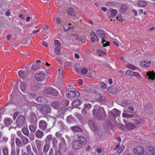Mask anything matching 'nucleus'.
Segmentation results:
<instances>
[{
    "label": "nucleus",
    "mask_w": 155,
    "mask_h": 155,
    "mask_svg": "<svg viewBox=\"0 0 155 155\" xmlns=\"http://www.w3.org/2000/svg\"><path fill=\"white\" fill-rule=\"evenodd\" d=\"M93 114L96 119L100 120L105 118L106 112L103 108L100 107L98 109H94L93 111Z\"/></svg>",
    "instance_id": "nucleus-1"
},
{
    "label": "nucleus",
    "mask_w": 155,
    "mask_h": 155,
    "mask_svg": "<svg viewBox=\"0 0 155 155\" xmlns=\"http://www.w3.org/2000/svg\"><path fill=\"white\" fill-rule=\"evenodd\" d=\"M96 32L97 35L101 38L102 42L101 43L103 44L104 47H105L109 45V42L106 41L103 39L105 38L106 35L105 33L102 30L100 29H97L96 30Z\"/></svg>",
    "instance_id": "nucleus-2"
},
{
    "label": "nucleus",
    "mask_w": 155,
    "mask_h": 155,
    "mask_svg": "<svg viewBox=\"0 0 155 155\" xmlns=\"http://www.w3.org/2000/svg\"><path fill=\"white\" fill-rule=\"evenodd\" d=\"M133 151L134 155H148V153L144 150L143 147L140 146L134 148Z\"/></svg>",
    "instance_id": "nucleus-3"
},
{
    "label": "nucleus",
    "mask_w": 155,
    "mask_h": 155,
    "mask_svg": "<svg viewBox=\"0 0 155 155\" xmlns=\"http://www.w3.org/2000/svg\"><path fill=\"white\" fill-rule=\"evenodd\" d=\"M44 94H51L54 96H56L57 94V91L51 87H45L43 92Z\"/></svg>",
    "instance_id": "nucleus-4"
},
{
    "label": "nucleus",
    "mask_w": 155,
    "mask_h": 155,
    "mask_svg": "<svg viewBox=\"0 0 155 155\" xmlns=\"http://www.w3.org/2000/svg\"><path fill=\"white\" fill-rule=\"evenodd\" d=\"M42 113L45 115L50 113L51 112V107L48 105L43 106L41 108Z\"/></svg>",
    "instance_id": "nucleus-5"
},
{
    "label": "nucleus",
    "mask_w": 155,
    "mask_h": 155,
    "mask_svg": "<svg viewBox=\"0 0 155 155\" xmlns=\"http://www.w3.org/2000/svg\"><path fill=\"white\" fill-rule=\"evenodd\" d=\"M25 118L23 115L19 116L16 121V124L19 127H22L24 125Z\"/></svg>",
    "instance_id": "nucleus-6"
},
{
    "label": "nucleus",
    "mask_w": 155,
    "mask_h": 155,
    "mask_svg": "<svg viewBox=\"0 0 155 155\" xmlns=\"http://www.w3.org/2000/svg\"><path fill=\"white\" fill-rule=\"evenodd\" d=\"M80 95V93L78 91H70L68 92V94H66V96L70 97H78Z\"/></svg>",
    "instance_id": "nucleus-7"
},
{
    "label": "nucleus",
    "mask_w": 155,
    "mask_h": 155,
    "mask_svg": "<svg viewBox=\"0 0 155 155\" xmlns=\"http://www.w3.org/2000/svg\"><path fill=\"white\" fill-rule=\"evenodd\" d=\"M117 13V11L114 9L110 8L108 11L107 15L109 18H111L115 17Z\"/></svg>",
    "instance_id": "nucleus-8"
},
{
    "label": "nucleus",
    "mask_w": 155,
    "mask_h": 155,
    "mask_svg": "<svg viewBox=\"0 0 155 155\" xmlns=\"http://www.w3.org/2000/svg\"><path fill=\"white\" fill-rule=\"evenodd\" d=\"M82 147L81 143L78 140H76L73 142L72 147L73 148L75 149H79Z\"/></svg>",
    "instance_id": "nucleus-9"
},
{
    "label": "nucleus",
    "mask_w": 155,
    "mask_h": 155,
    "mask_svg": "<svg viewBox=\"0 0 155 155\" xmlns=\"http://www.w3.org/2000/svg\"><path fill=\"white\" fill-rule=\"evenodd\" d=\"M45 75L42 72L38 73L35 75V79L38 81H42Z\"/></svg>",
    "instance_id": "nucleus-10"
},
{
    "label": "nucleus",
    "mask_w": 155,
    "mask_h": 155,
    "mask_svg": "<svg viewBox=\"0 0 155 155\" xmlns=\"http://www.w3.org/2000/svg\"><path fill=\"white\" fill-rule=\"evenodd\" d=\"M145 76L149 80L150 79L153 80L155 78V73L154 72L149 71L146 74Z\"/></svg>",
    "instance_id": "nucleus-11"
},
{
    "label": "nucleus",
    "mask_w": 155,
    "mask_h": 155,
    "mask_svg": "<svg viewBox=\"0 0 155 155\" xmlns=\"http://www.w3.org/2000/svg\"><path fill=\"white\" fill-rule=\"evenodd\" d=\"M47 126V124L45 121L41 120L39 121V127L41 129L45 130Z\"/></svg>",
    "instance_id": "nucleus-12"
},
{
    "label": "nucleus",
    "mask_w": 155,
    "mask_h": 155,
    "mask_svg": "<svg viewBox=\"0 0 155 155\" xmlns=\"http://www.w3.org/2000/svg\"><path fill=\"white\" fill-rule=\"evenodd\" d=\"M124 146L122 145L120 146L119 143L116 146L115 148L114 149V150H116L118 153H120L124 149Z\"/></svg>",
    "instance_id": "nucleus-13"
},
{
    "label": "nucleus",
    "mask_w": 155,
    "mask_h": 155,
    "mask_svg": "<svg viewBox=\"0 0 155 155\" xmlns=\"http://www.w3.org/2000/svg\"><path fill=\"white\" fill-rule=\"evenodd\" d=\"M44 132L40 130H37L35 133V135L36 138H41L44 136Z\"/></svg>",
    "instance_id": "nucleus-14"
},
{
    "label": "nucleus",
    "mask_w": 155,
    "mask_h": 155,
    "mask_svg": "<svg viewBox=\"0 0 155 155\" xmlns=\"http://www.w3.org/2000/svg\"><path fill=\"white\" fill-rule=\"evenodd\" d=\"M51 107L54 108L58 110L61 107L60 104L58 101H55L52 103Z\"/></svg>",
    "instance_id": "nucleus-15"
},
{
    "label": "nucleus",
    "mask_w": 155,
    "mask_h": 155,
    "mask_svg": "<svg viewBox=\"0 0 155 155\" xmlns=\"http://www.w3.org/2000/svg\"><path fill=\"white\" fill-rule=\"evenodd\" d=\"M55 135L57 138L61 140L63 143L64 144H65V141L64 138L62 137V134H61L58 131L56 133Z\"/></svg>",
    "instance_id": "nucleus-16"
},
{
    "label": "nucleus",
    "mask_w": 155,
    "mask_h": 155,
    "mask_svg": "<svg viewBox=\"0 0 155 155\" xmlns=\"http://www.w3.org/2000/svg\"><path fill=\"white\" fill-rule=\"evenodd\" d=\"M141 66L143 67H148L150 65V62L147 61H141L140 63Z\"/></svg>",
    "instance_id": "nucleus-17"
},
{
    "label": "nucleus",
    "mask_w": 155,
    "mask_h": 155,
    "mask_svg": "<svg viewBox=\"0 0 155 155\" xmlns=\"http://www.w3.org/2000/svg\"><path fill=\"white\" fill-rule=\"evenodd\" d=\"M67 14L71 16H74L75 15L76 13L74 11V9L72 8H69L67 10Z\"/></svg>",
    "instance_id": "nucleus-18"
},
{
    "label": "nucleus",
    "mask_w": 155,
    "mask_h": 155,
    "mask_svg": "<svg viewBox=\"0 0 155 155\" xmlns=\"http://www.w3.org/2000/svg\"><path fill=\"white\" fill-rule=\"evenodd\" d=\"M112 113L114 117L116 118L120 115V111L114 108L112 110Z\"/></svg>",
    "instance_id": "nucleus-19"
},
{
    "label": "nucleus",
    "mask_w": 155,
    "mask_h": 155,
    "mask_svg": "<svg viewBox=\"0 0 155 155\" xmlns=\"http://www.w3.org/2000/svg\"><path fill=\"white\" fill-rule=\"evenodd\" d=\"M37 100L40 103H45L47 102L45 98L42 96H39L37 98Z\"/></svg>",
    "instance_id": "nucleus-20"
},
{
    "label": "nucleus",
    "mask_w": 155,
    "mask_h": 155,
    "mask_svg": "<svg viewBox=\"0 0 155 155\" xmlns=\"http://www.w3.org/2000/svg\"><path fill=\"white\" fill-rule=\"evenodd\" d=\"M18 74L19 77L21 79H24L27 75L26 72L25 71L21 70L18 72Z\"/></svg>",
    "instance_id": "nucleus-21"
},
{
    "label": "nucleus",
    "mask_w": 155,
    "mask_h": 155,
    "mask_svg": "<svg viewBox=\"0 0 155 155\" xmlns=\"http://www.w3.org/2000/svg\"><path fill=\"white\" fill-rule=\"evenodd\" d=\"M84 107L82 110L83 113H87V111L90 110L91 107V105L90 104H84Z\"/></svg>",
    "instance_id": "nucleus-22"
},
{
    "label": "nucleus",
    "mask_w": 155,
    "mask_h": 155,
    "mask_svg": "<svg viewBox=\"0 0 155 155\" xmlns=\"http://www.w3.org/2000/svg\"><path fill=\"white\" fill-rule=\"evenodd\" d=\"M126 127L127 130H130L134 128L135 127V125L133 123H129L126 125Z\"/></svg>",
    "instance_id": "nucleus-23"
},
{
    "label": "nucleus",
    "mask_w": 155,
    "mask_h": 155,
    "mask_svg": "<svg viewBox=\"0 0 155 155\" xmlns=\"http://www.w3.org/2000/svg\"><path fill=\"white\" fill-rule=\"evenodd\" d=\"M35 143L38 150H40L41 146L42 141L38 140H36L35 141Z\"/></svg>",
    "instance_id": "nucleus-24"
},
{
    "label": "nucleus",
    "mask_w": 155,
    "mask_h": 155,
    "mask_svg": "<svg viewBox=\"0 0 155 155\" xmlns=\"http://www.w3.org/2000/svg\"><path fill=\"white\" fill-rule=\"evenodd\" d=\"M27 87V85L24 82H21L20 84V87L21 90L23 92L25 91V89Z\"/></svg>",
    "instance_id": "nucleus-25"
},
{
    "label": "nucleus",
    "mask_w": 155,
    "mask_h": 155,
    "mask_svg": "<svg viewBox=\"0 0 155 155\" xmlns=\"http://www.w3.org/2000/svg\"><path fill=\"white\" fill-rule=\"evenodd\" d=\"M146 2L143 0H139L137 2V5L140 7H145L146 5Z\"/></svg>",
    "instance_id": "nucleus-26"
},
{
    "label": "nucleus",
    "mask_w": 155,
    "mask_h": 155,
    "mask_svg": "<svg viewBox=\"0 0 155 155\" xmlns=\"http://www.w3.org/2000/svg\"><path fill=\"white\" fill-rule=\"evenodd\" d=\"M78 139L79 141L81 142V144H85L87 143V140L85 138L82 136L78 137Z\"/></svg>",
    "instance_id": "nucleus-27"
},
{
    "label": "nucleus",
    "mask_w": 155,
    "mask_h": 155,
    "mask_svg": "<svg viewBox=\"0 0 155 155\" xmlns=\"http://www.w3.org/2000/svg\"><path fill=\"white\" fill-rule=\"evenodd\" d=\"M4 123L6 126H9L12 123V120L9 118H5L4 120Z\"/></svg>",
    "instance_id": "nucleus-28"
},
{
    "label": "nucleus",
    "mask_w": 155,
    "mask_h": 155,
    "mask_svg": "<svg viewBox=\"0 0 155 155\" xmlns=\"http://www.w3.org/2000/svg\"><path fill=\"white\" fill-rule=\"evenodd\" d=\"M149 153L152 155H155V148L149 147L148 148Z\"/></svg>",
    "instance_id": "nucleus-29"
},
{
    "label": "nucleus",
    "mask_w": 155,
    "mask_h": 155,
    "mask_svg": "<svg viewBox=\"0 0 155 155\" xmlns=\"http://www.w3.org/2000/svg\"><path fill=\"white\" fill-rule=\"evenodd\" d=\"M81 102L79 100H76L72 103V105L74 107H77L79 106L81 104Z\"/></svg>",
    "instance_id": "nucleus-30"
},
{
    "label": "nucleus",
    "mask_w": 155,
    "mask_h": 155,
    "mask_svg": "<svg viewBox=\"0 0 155 155\" xmlns=\"http://www.w3.org/2000/svg\"><path fill=\"white\" fill-rule=\"evenodd\" d=\"M21 139L24 144H26L29 142L28 139L24 136H22Z\"/></svg>",
    "instance_id": "nucleus-31"
},
{
    "label": "nucleus",
    "mask_w": 155,
    "mask_h": 155,
    "mask_svg": "<svg viewBox=\"0 0 155 155\" xmlns=\"http://www.w3.org/2000/svg\"><path fill=\"white\" fill-rule=\"evenodd\" d=\"M53 21L55 25L56 24V22H57L58 24H60L61 23L60 18L58 17L55 18L54 15L53 16Z\"/></svg>",
    "instance_id": "nucleus-32"
},
{
    "label": "nucleus",
    "mask_w": 155,
    "mask_h": 155,
    "mask_svg": "<svg viewBox=\"0 0 155 155\" xmlns=\"http://www.w3.org/2000/svg\"><path fill=\"white\" fill-rule=\"evenodd\" d=\"M90 127L92 129H94L95 128V124L94 121L92 120H90L89 121L88 123Z\"/></svg>",
    "instance_id": "nucleus-33"
},
{
    "label": "nucleus",
    "mask_w": 155,
    "mask_h": 155,
    "mask_svg": "<svg viewBox=\"0 0 155 155\" xmlns=\"http://www.w3.org/2000/svg\"><path fill=\"white\" fill-rule=\"evenodd\" d=\"M127 9V5L125 4L121 5L120 8V11L122 13L124 12Z\"/></svg>",
    "instance_id": "nucleus-34"
},
{
    "label": "nucleus",
    "mask_w": 155,
    "mask_h": 155,
    "mask_svg": "<svg viewBox=\"0 0 155 155\" xmlns=\"http://www.w3.org/2000/svg\"><path fill=\"white\" fill-rule=\"evenodd\" d=\"M16 145L18 147H21L22 145V143L20 140L18 138H17L15 140Z\"/></svg>",
    "instance_id": "nucleus-35"
},
{
    "label": "nucleus",
    "mask_w": 155,
    "mask_h": 155,
    "mask_svg": "<svg viewBox=\"0 0 155 155\" xmlns=\"http://www.w3.org/2000/svg\"><path fill=\"white\" fill-rule=\"evenodd\" d=\"M23 133L28 137H29V131L28 129L26 128H24L22 129Z\"/></svg>",
    "instance_id": "nucleus-36"
},
{
    "label": "nucleus",
    "mask_w": 155,
    "mask_h": 155,
    "mask_svg": "<svg viewBox=\"0 0 155 155\" xmlns=\"http://www.w3.org/2000/svg\"><path fill=\"white\" fill-rule=\"evenodd\" d=\"M66 121L68 123H71L74 121V119L71 116H69L67 117Z\"/></svg>",
    "instance_id": "nucleus-37"
},
{
    "label": "nucleus",
    "mask_w": 155,
    "mask_h": 155,
    "mask_svg": "<svg viewBox=\"0 0 155 155\" xmlns=\"http://www.w3.org/2000/svg\"><path fill=\"white\" fill-rule=\"evenodd\" d=\"M78 39L83 43H84L86 41V38L83 36H80L78 37Z\"/></svg>",
    "instance_id": "nucleus-38"
},
{
    "label": "nucleus",
    "mask_w": 155,
    "mask_h": 155,
    "mask_svg": "<svg viewBox=\"0 0 155 155\" xmlns=\"http://www.w3.org/2000/svg\"><path fill=\"white\" fill-rule=\"evenodd\" d=\"M54 51L55 54L57 55H60L61 54L60 48L59 47H56L54 49Z\"/></svg>",
    "instance_id": "nucleus-39"
},
{
    "label": "nucleus",
    "mask_w": 155,
    "mask_h": 155,
    "mask_svg": "<svg viewBox=\"0 0 155 155\" xmlns=\"http://www.w3.org/2000/svg\"><path fill=\"white\" fill-rule=\"evenodd\" d=\"M58 140L55 138H54L52 140V145L54 149H57V145L58 143Z\"/></svg>",
    "instance_id": "nucleus-40"
},
{
    "label": "nucleus",
    "mask_w": 155,
    "mask_h": 155,
    "mask_svg": "<svg viewBox=\"0 0 155 155\" xmlns=\"http://www.w3.org/2000/svg\"><path fill=\"white\" fill-rule=\"evenodd\" d=\"M61 104L63 106H67L69 104V101L68 100H62L61 102Z\"/></svg>",
    "instance_id": "nucleus-41"
},
{
    "label": "nucleus",
    "mask_w": 155,
    "mask_h": 155,
    "mask_svg": "<svg viewBox=\"0 0 155 155\" xmlns=\"http://www.w3.org/2000/svg\"><path fill=\"white\" fill-rule=\"evenodd\" d=\"M49 149V146L48 144H45L44 145L43 148V152L44 153L46 154L48 152Z\"/></svg>",
    "instance_id": "nucleus-42"
},
{
    "label": "nucleus",
    "mask_w": 155,
    "mask_h": 155,
    "mask_svg": "<svg viewBox=\"0 0 155 155\" xmlns=\"http://www.w3.org/2000/svg\"><path fill=\"white\" fill-rule=\"evenodd\" d=\"M29 128L31 132H34L36 129L37 127L35 125H30L29 127Z\"/></svg>",
    "instance_id": "nucleus-43"
},
{
    "label": "nucleus",
    "mask_w": 155,
    "mask_h": 155,
    "mask_svg": "<svg viewBox=\"0 0 155 155\" xmlns=\"http://www.w3.org/2000/svg\"><path fill=\"white\" fill-rule=\"evenodd\" d=\"M122 116L123 117L130 118L132 117L133 116V115L126 113H123L122 114Z\"/></svg>",
    "instance_id": "nucleus-44"
},
{
    "label": "nucleus",
    "mask_w": 155,
    "mask_h": 155,
    "mask_svg": "<svg viewBox=\"0 0 155 155\" xmlns=\"http://www.w3.org/2000/svg\"><path fill=\"white\" fill-rule=\"evenodd\" d=\"M71 130L75 132L79 131L80 128L78 126H74L71 127Z\"/></svg>",
    "instance_id": "nucleus-45"
},
{
    "label": "nucleus",
    "mask_w": 155,
    "mask_h": 155,
    "mask_svg": "<svg viewBox=\"0 0 155 155\" xmlns=\"http://www.w3.org/2000/svg\"><path fill=\"white\" fill-rule=\"evenodd\" d=\"M87 69L86 68H83L81 70V73L83 74H86L87 72Z\"/></svg>",
    "instance_id": "nucleus-46"
},
{
    "label": "nucleus",
    "mask_w": 155,
    "mask_h": 155,
    "mask_svg": "<svg viewBox=\"0 0 155 155\" xmlns=\"http://www.w3.org/2000/svg\"><path fill=\"white\" fill-rule=\"evenodd\" d=\"M3 153L4 155H8V151L7 147L3 148Z\"/></svg>",
    "instance_id": "nucleus-47"
},
{
    "label": "nucleus",
    "mask_w": 155,
    "mask_h": 155,
    "mask_svg": "<svg viewBox=\"0 0 155 155\" xmlns=\"http://www.w3.org/2000/svg\"><path fill=\"white\" fill-rule=\"evenodd\" d=\"M97 53L100 56H102L106 54L105 52L101 50H98L97 51Z\"/></svg>",
    "instance_id": "nucleus-48"
},
{
    "label": "nucleus",
    "mask_w": 155,
    "mask_h": 155,
    "mask_svg": "<svg viewBox=\"0 0 155 155\" xmlns=\"http://www.w3.org/2000/svg\"><path fill=\"white\" fill-rule=\"evenodd\" d=\"M40 65L37 64H33L32 66V68L33 70H36L39 68Z\"/></svg>",
    "instance_id": "nucleus-49"
},
{
    "label": "nucleus",
    "mask_w": 155,
    "mask_h": 155,
    "mask_svg": "<svg viewBox=\"0 0 155 155\" xmlns=\"http://www.w3.org/2000/svg\"><path fill=\"white\" fill-rule=\"evenodd\" d=\"M133 76H135L139 78V79H141L142 78L140 74L137 72L134 71Z\"/></svg>",
    "instance_id": "nucleus-50"
},
{
    "label": "nucleus",
    "mask_w": 155,
    "mask_h": 155,
    "mask_svg": "<svg viewBox=\"0 0 155 155\" xmlns=\"http://www.w3.org/2000/svg\"><path fill=\"white\" fill-rule=\"evenodd\" d=\"M116 18L117 20L118 21L121 22H122L123 21V18L120 15H118Z\"/></svg>",
    "instance_id": "nucleus-51"
},
{
    "label": "nucleus",
    "mask_w": 155,
    "mask_h": 155,
    "mask_svg": "<svg viewBox=\"0 0 155 155\" xmlns=\"http://www.w3.org/2000/svg\"><path fill=\"white\" fill-rule=\"evenodd\" d=\"M99 40V39L97 36H96V38H94L92 37L91 38L90 41L91 43H94L95 41H98Z\"/></svg>",
    "instance_id": "nucleus-52"
},
{
    "label": "nucleus",
    "mask_w": 155,
    "mask_h": 155,
    "mask_svg": "<svg viewBox=\"0 0 155 155\" xmlns=\"http://www.w3.org/2000/svg\"><path fill=\"white\" fill-rule=\"evenodd\" d=\"M107 86L106 84L104 83L101 82L100 84V87L103 89H105L106 88Z\"/></svg>",
    "instance_id": "nucleus-53"
},
{
    "label": "nucleus",
    "mask_w": 155,
    "mask_h": 155,
    "mask_svg": "<svg viewBox=\"0 0 155 155\" xmlns=\"http://www.w3.org/2000/svg\"><path fill=\"white\" fill-rule=\"evenodd\" d=\"M134 71L130 70L127 71L125 72L126 74L133 76Z\"/></svg>",
    "instance_id": "nucleus-54"
},
{
    "label": "nucleus",
    "mask_w": 155,
    "mask_h": 155,
    "mask_svg": "<svg viewBox=\"0 0 155 155\" xmlns=\"http://www.w3.org/2000/svg\"><path fill=\"white\" fill-rule=\"evenodd\" d=\"M26 149L27 152L28 153H30L31 152V146L29 145H28L26 146Z\"/></svg>",
    "instance_id": "nucleus-55"
},
{
    "label": "nucleus",
    "mask_w": 155,
    "mask_h": 155,
    "mask_svg": "<svg viewBox=\"0 0 155 155\" xmlns=\"http://www.w3.org/2000/svg\"><path fill=\"white\" fill-rule=\"evenodd\" d=\"M31 117L32 121L34 122L36 120V117L35 115V113H34L31 115Z\"/></svg>",
    "instance_id": "nucleus-56"
},
{
    "label": "nucleus",
    "mask_w": 155,
    "mask_h": 155,
    "mask_svg": "<svg viewBox=\"0 0 155 155\" xmlns=\"http://www.w3.org/2000/svg\"><path fill=\"white\" fill-rule=\"evenodd\" d=\"M54 44L55 46H59L61 45V43L59 40H55L54 41Z\"/></svg>",
    "instance_id": "nucleus-57"
},
{
    "label": "nucleus",
    "mask_w": 155,
    "mask_h": 155,
    "mask_svg": "<svg viewBox=\"0 0 155 155\" xmlns=\"http://www.w3.org/2000/svg\"><path fill=\"white\" fill-rule=\"evenodd\" d=\"M127 67L132 70H135L137 68L134 66L130 64L128 65Z\"/></svg>",
    "instance_id": "nucleus-58"
},
{
    "label": "nucleus",
    "mask_w": 155,
    "mask_h": 155,
    "mask_svg": "<svg viewBox=\"0 0 155 155\" xmlns=\"http://www.w3.org/2000/svg\"><path fill=\"white\" fill-rule=\"evenodd\" d=\"M52 138V135H49L47 136L45 138V140L48 141L51 140Z\"/></svg>",
    "instance_id": "nucleus-59"
},
{
    "label": "nucleus",
    "mask_w": 155,
    "mask_h": 155,
    "mask_svg": "<svg viewBox=\"0 0 155 155\" xmlns=\"http://www.w3.org/2000/svg\"><path fill=\"white\" fill-rule=\"evenodd\" d=\"M8 140V138L5 137H3L2 138L1 142L6 143Z\"/></svg>",
    "instance_id": "nucleus-60"
},
{
    "label": "nucleus",
    "mask_w": 155,
    "mask_h": 155,
    "mask_svg": "<svg viewBox=\"0 0 155 155\" xmlns=\"http://www.w3.org/2000/svg\"><path fill=\"white\" fill-rule=\"evenodd\" d=\"M60 1L59 0H55V4L57 7L60 6Z\"/></svg>",
    "instance_id": "nucleus-61"
},
{
    "label": "nucleus",
    "mask_w": 155,
    "mask_h": 155,
    "mask_svg": "<svg viewBox=\"0 0 155 155\" xmlns=\"http://www.w3.org/2000/svg\"><path fill=\"white\" fill-rule=\"evenodd\" d=\"M17 135L19 137H20V138L22 136H23L21 134V132L20 131H18L17 132Z\"/></svg>",
    "instance_id": "nucleus-62"
},
{
    "label": "nucleus",
    "mask_w": 155,
    "mask_h": 155,
    "mask_svg": "<svg viewBox=\"0 0 155 155\" xmlns=\"http://www.w3.org/2000/svg\"><path fill=\"white\" fill-rule=\"evenodd\" d=\"M28 137L30 140H33L35 138V137L33 134H31Z\"/></svg>",
    "instance_id": "nucleus-63"
},
{
    "label": "nucleus",
    "mask_w": 155,
    "mask_h": 155,
    "mask_svg": "<svg viewBox=\"0 0 155 155\" xmlns=\"http://www.w3.org/2000/svg\"><path fill=\"white\" fill-rule=\"evenodd\" d=\"M18 114L19 113L18 112H16L13 115V119L14 120H15V119L16 117L18 115Z\"/></svg>",
    "instance_id": "nucleus-64"
}]
</instances>
